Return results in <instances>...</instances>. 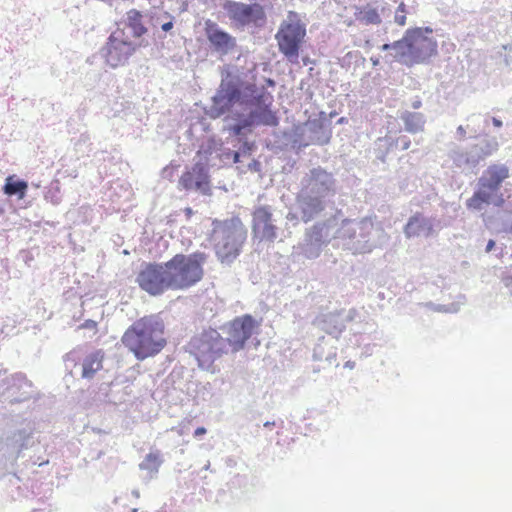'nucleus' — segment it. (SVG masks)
Returning <instances> with one entry per match:
<instances>
[{
  "mask_svg": "<svg viewBox=\"0 0 512 512\" xmlns=\"http://www.w3.org/2000/svg\"><path fill=\"white\" fill-rule=\"evenodd\" d=\"M203 110L210 119L224 117V130L239 140L236 151L243 158L250 157L256 149L255 142L247 138L256 128L279 125L272 94L230 69L222 70L211 104Z\"/></svg>",
  "mask_w": 512,
  "mask_h": 512,
  "instance_id": "obj_1",
  "label": "nucleus"
},
{
  "mask_svg": "<svg viewBox=\"0 0 512 512\" xmlns=\"http://www.w3.org/2000/svg\"><path fill=\"white\" fill-rule=\"evenodd\" d=\"M121 342L138 361L158 355L167 345L162 314H150L134 321L124 332Z\"/></svg>",
  "mask_w": 512,
  "mask_h": 512,
  "instance_id": "obj_2",
  "label": "nucleus"
},
{
  "mask_svg": "<svg viewBox=\"0 0 512 512\" xmlns=\"http://www.w3.org/2000/svg\"><path fill=\"white\" fill-rule=\"evenodd\" d=\"M380 49L390 52L386 57H391L393 61L411 68L415 65L429 64L431 58L438 53V44L433 37L421 36L419 29H407L401 39L384 43Z\"/></svg>",
  "mask_w": 512,
  "mask_h": 512,
  "instance_id": "obj_3",
  "label": "nucleus"
},
{
  "mask_svg": "<svg viewBox=\"0 0 512 512\" xmlns=\"http://www.w3.org/2000/svg\"><path fill=\"white\" fill-rule=\"evenodd\" d=\"M209 240L217 260L231 266L240 256L247 240L248 231L238 216L224 220L214 219Z\"/></svg>",
  "mask_w": 512,
  "mask_h": 512,
  "instance_id": "obj_4",
  "label": "nucleus"
},
{
  "mask_svg": "<svg viewBox=\"0 0 512 512\" xmlns=\"http://www.w3.org/2000/svg\"><path fill=\"white\" fill-rule=\"evenodd\" d=\"M342 225L337 228L336 238L343 241V248L353 254L369 253L386 241V234L380 226H374L370 218L360 221L344 218Z\"/></svg>",
  "mask_w": 512,
  "mask_h": 512,
  "instance_id": "obj_5",
  "label": "nucleus"
},
{
  "mask_svg": "<svg viewBox=\"0 0 512 512\" xmlns=\"http://www.w3.org/2000/svg\"><path fill=\"white\" fill-rule=\"evenodd\" d=\"M509 175L505 164L489 165L478 178L473 195L466 200L467 208L480 212L489 205L502 207L505 200L500 190Z\"/></svg>",
  "mask_w": 512,
  "mask_h": 512,
  "instance_id": "obj_6",
  "label": "nucleus"
},
{
  "mask_svg": "<svg viewBox=\"0 0 512 512\" xmlns=\"http://www.w3.org/2000/svg\"><path fill=\"white\" fill-rule=\"evenodd\" d=\"M208 255L205 252L196 251L191 254L178 253L165 262L172 290H186L204 277V264Z\"/></svg>",
  "mask_w": 512,
  "mask_h": 512,
  "instance_id": "obj_7",
  "label": "nucleus"
},
{
  "mask_svg": "<svg viewBox=\"0 0 512 512\" xmlns=\"http://www.w3.org/2000/svg\"><path fill=\"white\" fill-rule=\"evenodd\" d=\"M187 351L195 358L200 369L214 373L215 361L229 350L222 334L216 329L209 328L191 338L187 344Z\"/></svg>",
  "mask_w": 512,
  "mask_h": 512,
  "instance_id": "obj_8",
  "label": "nucleus"
},
{
  "mask_svg": "<svg viewBox=\"0 0 512 512\" xmlns=\"http://www.w3.org/2000/svg\"><path fill=\"white\" fill-rule=\"evenodd\" d=\"M344 216L342 210L335 212L323 221H316L312 226L306 228L303 240L300 243L302 254L308 259L317 258L323 247L326 246L332 237L337 236V226Z\"/></svg>",
  "mask_w": 512,
  "mask_h": 512,
  "instance_id": "obj_9",
  "label": "nucleus"
},
{
  "mask_svg": "<svg viewBox=\"0 0 512 512\" xmlns=\"http://www.w3.org/2000/svg\"><path fill=\"white\" fill-rule=\"evenodd\" d=\"M148 45L149 43L145 39L138 43L131 41L124 30L117 28L108 36L101 49V55L109 67L116 69L125 66L138 48H145Z\"/></svg>",
  "mask_w": 512,
  "mask_h": 512,
  "instance_id": "obj_10",
  "label": "nucleus"
},
{
  "mask_svg": "<svg viewBox=\"0 0 512 512\" xmlns=\"http://www.w3.org/2000/svg\"><path fill=\"white\" fill-rule=\"evenodd\" d=\"M261 323L251 314L236 316L220 327V334L233 353L242 351Z\"/></svg>",
  "mask_w": 512,
  "mask_h": 512,
  "instance_id": "obj_11",
  "label": "nucleus"
},
{
  "mask_svg": "<svg viewBox=\"0 0 512 512\" xmlns=\"http://www.w3.org/2000/svg\"><path fill=\"white\" fill-rule=\"evenodd\" d=\"M34 444L33 432L29 427L15 430L0 438V474L14 468L22 450Z\"/></svg>",
  "mask_w": 512,
  "mask_h": 512,
  "instance_id": "obj_12",
  "label": "nucleus"
},
{
  "mask_svg": "<svg viewBox=\"0 0 512 512\" xmlns=\"http://www.w3.org/2000/svg\"><path fill=\"white\" fill-rule=\"evenodd\" d=\"M306 36V25L300 20L282 21L275 39L278 49L286 59L294 63L299 57V52Z\"/></svg>",
  "mask_w": 512,
  "mask_h": 512,
  "instance_id": "obj_13",
  "label": "nucleus"
},
{
  "mask_svg": "<svg viewBox=\"0 0 512 512\" xmlns=\"http://www.w3.org/2000/svg\"><path fill=\"white\" fill-rule=\"evenodd\" d=\"M135 282L150 296H160L172 290L165 262H143Z\"/></svg>",
  "mask_w": 512,
  "mask_h": 512,
  "instance_id": "obj_14",
  "label": "nucleus"
},
{
  "mask_svg": "<svg viewBox=\"0 0 512 512\" xmlns=\"http://www.w3.org/2000/svg\"><path fill=\"white\" fill-rule=\"evenodd\" d=\"M300 191L329 201L337 193V180L321 166L309 169L300 180Z\"/></svg>",
  "mask_w": 512,
  "mask_h": 512,
  "instance_id": "obj_15",
  "label": "nucleus"
},
{
  "mask_svg": "<svg viewBox=\"0 0 512 512\" xmlns=\"http://www.w3.org/2000/svg\"><path fill=\"white\" fill-rule=\"evenodd\" d=\"M222 8L228 18L238 27L253 26L254 28H262L267 22L265 9L257 2L246 4L234 0H226Z\"/></svg>",
  "mask_w": 512,
  "mask_h": 512,
  "instance_id": "obj_16",
  "label": "nucleus"
},
{
  "mask_svg": "<svg viewBox=\"0 0 512 512\" xmlns=\"http://www.w3.org/2000/svg\"><path fill=\"white\" fill-rule=\"evenodd\" d=\"M275 209L270 205H258L252 212V236L254 240L273 244L279 237L280 227Z\"/></svg>",
  "mask_w": 512,
  "mask_h": 512,
  "instance_id": "obj_17",
  "label": "nucleus"
},
{
  "mask_svg": "<svg viewBox=\"0 0 512 512\" xmlns=\"http://www.w3.org/2000/svg\"><path fill=\"white\" fill-rule=\"evenodd\" d=\"M204 33L212 52L220 56L234 52L237 47L236 37L210 19L205 21Z\"/></svg>",
  "mask_w": 512,
  "mask_h": 512,
  "instance_id": "obj_18",
  "label": "nucleus"
},
{
  "mask_svg": "<svg viewBox=\"0 0 512 512\" xmlns=\"http://www.w3.org/2000/svg\"><path fill=\"white\" fill-rule=\"evenodd\" d=\"M6 387L1 393L3 402L21 403L33 397V385L23 373H15L5 379Z\"/></svg>",
  "mask_w": 512,
  "mask_h": 512,
  "instance_id": "obj_19",
  "label": "nucleus"
},
{
  "mask_svg": "<svg viewBox=\"0 0 512 512\" xmlns=\"http://www.w3.org/2000/svg\"><path fill=\"white\" fill-rule=\"evenodd\" d=\"M357 318L360 317L356 309L340 310L320 315L316 318V324L321 330L338 339L345 330L346 324L356 321Z\"/></svg>",
  "mask_w": 512,
  "mask_h": 512,
  "instance_id": "obj_20",
  "label": "nucleus"
},
{
  "mask_svg": "<svg viewBox=\"0 0 512 512\" xmlns=\"http://www.w3.org/2000/svg\"><path fill=\"white\" fill-rule=\"evenodd\" d=\"M327 203V200L299 191L296 197V208L300 213L301 221L308 223L321 217Z\"/></svg>",
  "mask_w": 512,
  "mask_h": 512,
  "instance_id": "obj_21",
  "label": "nucleus"
},
{
  "mask_svg": "<svg viewBox=\"0 0 512 512\" xmlns=\"http://www.w3.org/2000/svg\"><path fill=\"white\" fill-rule=\"evenodd\" d=\"M330 119L325 112H321L318 118L309 119L306 128L312 134L310 142L317 145H326L331 139V130L329 129Z\"/></svg>",
  "mask_w": 512,
  "mask_h": 512,
  "instance_id": "obj_22",
  "label": "nucleus"
},
{
  "mask_svg": "<svg viewBox=\"0 0 512 512\" xmlns=\"http://www.w3.org/2000/svg\"><path fill=\"white\" fill-rule=\"evenodd\" d=\"M144 15L137 9H130L126 12L125 18L122 21L123 28L126 34L140 41L143 36L148 32V28L144 23Z\"/></svg>",
  "mask_w": 512,
  "mask_h": 512,
  "instance_id": "obj_23",
  "label": "nucleus"
},
{
  "mask_svg": "<svg viewBox=\"0 0 512 512\" xmlns=\"http://www.w3.org/2000/svg\"><path fill=\"white\" fill-rule=\"evenodd\" d=\"M433 230V223L430 218L425 217L422 213L416 212L409 217L404 226V234L407 238L418 237L424 235L430 236Z\"/></svg>",
  "mask_w": 512,
  "mask_h": 512,
  "instance_id": "obj_24",
  "label": "nucleus"
},
{
  "mask_svg": "<svg viewBox=\"0 0 512 512\" xmlns=\"http://www.w3.org/2000/svg\"><path fill=\"white\" fill-rule=\"evenodd\" d=\"M450 158L453 164L463 172L472 171L480 163V156L473 147L469 150H463L461 148L453 149L450 152Z\"/></svg>",
  "mask_w": 512,
  "mask_h": 512,
  "instance_id": "obj_25",
  "label": "nucleus"
},
{
  "mask_svg": "<svg viewBox=\"0 0 512 512\" xmlns=\"http://www.w3.org/2000/svg\"><path fill=\"white\" fill-rule=\"evenodd\" d=\"M104 352L101 349L93 351L85 356L82 362L81 377L91 380L95 374L103 368Z\"/></svg>",
  "mask_w": 512,
  "mask_h": 512,
  "instance_id": "obj_26",
  "label": "nucleus"
},
{
  "mask_svg": "<svg viewBox=\"0 0 512 512\" xmlns=\"http://www.w3.org/2000/svg\"><path fill=\"white\" fill-rule=\"evenodd\" d=\"M404 124V130L410 134H418L424 131L426 116L416 111L404 110L399 115Z\"/></svg>",
  "mask_w": 512,
  "mask_h": 512,
  "instance_id": "obj_27",
  "label": "nucleus"
},
{
  "mask_svg": "<svg viewBox=\"0 0 512 512\" xmlns=\"http://www.w3.org/2000/svg\"><path fill=\"white\" fill-rule=\"evenodd\" d=\"M28 190V182L24 179L18 178L16 175H8L5 178V183L2 191L5 195L12 197L16 196L19 200L23 199Z\"/></svg>",
  "mask_w": 512,
  "mask_h": 512,
  "instance_id": "obj_28",
  "label": "nucleus"
},
{
  "mask_svg": "<svg viewBox=\"0 0 512 512\" xmlns=\"http://www.w3.org/2000/svg\"><path fill=\"white\" fill-rule=\"evenodd\" d=\"M192 176H194L195 190L203 195H211L210 175L208 168L198 162L192 168Z\"/></svg>",
  "mask_w": 512,
  "mask_h": 512,
  "instance_id": "obj_29",
  "label": "nucleus"
},
{
  "mask_svg": "<svg viewBox=\"0 0 512 512\" xmlns=\"http://www.w3.org/2000/svg\"><path fill=\"white\" fill-rule=\"evenodd\" d=\"M469 122L467 129L470 132V138H477L480 134L485 132L486 126L489 123V117L482 116L481 114H472L467 118Z\"/></svg>",
  "mask_w": 512,
  "mask_h": 512,
  "instance_id": "obj_30",
  "label": "nucleus"
},
{
  "mask_svg": "<svg viewBox=\"0 0 512 512\" xmlns=\"http://www.w3.org/2000/svg\"><path fill=\"white\" fill-rule=\"evenodd\" d=\"M499 148V143L496 137L486 136L481 140V142L477 145L473 146V149L477 151V154L480 156V161L485 157L492 155Z\"/></svg>",
  "mask_w": 512,
  "mask_h": 512,
  "instance_id": "obj_31",
  "label": "nucleus"
},
{
  "mask_svg": "<svg viewBox=\"0 0 512 512\" xmlns=\"http://www.w3.org/2000/svg\"><path fill=\"white\" fill-rule=\"evenodd\" d=\"M161 454L159 451L148 453L143 461L139 464L141 470H147L151 473H157L162 464Z\"/></svg>",
  "mask_w": 512,
  "mask_h": 512,
  "instance_id": "obj_32",
  "label": "nucleus"
},
{
  "mask_svg": "<svg viewBox=\"0 0 512 512\" xmlns=\"http://www.w3.org/2000/svg\"><path fill=\"white\" fill-rule=\"evenodd\" d=\"M358 19L365 25H378L381 23V17L377 9L364 7L359 11Z\"/></svg>",
  "mask_w": 512,
  "mask_h": 512,
  "instance_id": "obj_33",
  "label": "nucleus"
},
{
  "mask_svg": "<svg viewBox=\"0 0 512 512\" xmlns=\"http://www.w3.org/2000/svg\"><path fill=\"white\" fill-rule=\"evenodd\" d=\"M500 220L503 231L512 234V209L506 206L500 214Z\"/></svg>",
  "mask_w": 512,
  "mask_h": 512,
  "instance_id": "obj_34",
  "label": "nucleus"
},
{
  "mask_svg": "<svg viewBox=\"0 0 512 512\" xmlns=\"http://www.w3.org/2000/svg\"><path fill=\"white\" fill-rule=\"evenodd\" d=\"M327 353L325 349V337H319L318 342L316 343L313 349V359L315 361H322Z\"/></svg>",
  "mask_w": 512,
  "mask_h": 512,
  "instance_id": "obj_35",
  "label": "nucleus"
},
{
  "mask_svg": "<svg viewBox=\"0 0 512 512\" xmlns=\"http://www.w3.org/2000/svg\"><path fill=\"white\" fill-rule=\"evenodd\" d=\"M194 176H192V170L183 173V175L180 178L179 183L182 185V187L186 190L195 189L194 184Z\"/></svg>",
  "mask_w": 512,
  "mask_h": 512,
  "instance_id": "obj_36",
  "label": "nucleus"
},
{
  "mask_svg": "<svg viewBox=\"0 0 512 512\" xmlns=\"http://www.w3.org/2000/svg\"><path fill=\"white\" fill-rule=\"evenodd\" d=\"M410 145H411V141H410L409 137H407L405 135L398 137L394 141V143L391 144V146H394L396 149H398L400 151L408 150L410 148Z\"/></svg>",
  "mask_w": 512,
  "mask_h": 512,
  "instance_id": "obj_37",
  "label": "nucleus"
},
{
  "mask_svg": "<svg viewBox=\"0 0 512 512\" xmlns=\"http://www.w3.org/2000/svg\"><path fill=\"white\" fill-rule=\"evenodd\" d=\"M233 151L234 150H232L230 148H225V147H222L220 149V153L218 154V156L220 158V161L224 165L230 164V162L232 160V153H233Z\"/></svg>",
  "mask_w": 512,
  "mask_h": 512,
  "instance_id": "obj_38",
  "label": "nucleus"
},
{
  "mask_svg": "<svg viewBox=\"0 0 512 512\" xmlns=\"http://www.w3.org/2000/svg\"><path fill=\"white\" fill-rule=\"evenodd\" d=\"M164 16H165L166 18H169V21H167V22L163 23V24L161 25V29H162L164 32H170V31L173 29V27H174V17H173L170 13H168V12H165V13H164Z\"/></svg>",
  "mask_w": 512,
  "mask_h": 512,
  "instance_id": "obj_39",
  "label": "nucleus"
},
{
  "mask_svg": "<svg viewBox=\"0 0 512 512\" xmlns=\"http://www.w3.org/2000/svg\"><path fill=\"white\" fill-rule=\"evenodd\" d=\"M286 219H287V229H289V224H292L293 226L297 225L298 221L301 220L299 211L297 210V212H295V213L289 212L286 216Z\"/></svg>",
  "mask_w": 512,
  "mask_h": 512,
  "instance_id": "obj_40",
  "label": "nucleus"
},
{
  "mask_svg": "<svg viewBox=\"0 0 512 512\" xmlns=\"http://www.w3.org/2000/svg\"><path fill=\"white\" fill-rule=\"evenodd\" d=\"M336 356H337L336 348L335 347H329V349L327 350V353L325 354V357H324L323 360H325L329 364H332L333 362L336 361Z\"/></svg>",
  "mask_w": 512,
  "mask_h": 512,
  "instance_id": "obj_41",
  "label": "nucleus"
},
{
  "mask_svg": "<svg viewBox=\"0 0 512 512\" xmlns=\"http://www.w3.org/2000/svg\"><path fill=\"white\" fill-rule=\"evenodd\" d=\"M261 167H262V165H261L260 161H258L256 159H252L247 165V170H250L252 172H260Z\"/></svg>",
  "mask_w": 512,
  "mask_h": 512,
  "instance_id": "obj_42",
  "label": "nucleus"
},
{
  "mask_svg": "<svg viewBox=\"0 0 512 512\" xmlns=\"http://www.w3.org/2000/svg\"><path fill=\"white\" fill-rule=\"evenodd\" d=\"M426 306L435 312H445L446 305L435 304L433 302L426 303Z\"/></svg>",
  "mask_w": 512,
  "mask_h": 512,
  "instance_id": "obj_43",
  "label": "nucleus"
},
{
  "mask_svg": "<svg viewBox=\"0 0 512 512\" xmlns=\"http://www.w3.org/2000/svg\"><path fill=\"white\" fill-rule=\"evenodd\" d=\"M409 105L414 110L420 109L422 107V99L419 96H415L410 100Z\"/></svg>",
  "mask_w": 512,
  "mask_h": 512,
  "instance_id": "obj_44",
  "label": "nucleus"
},
{
  "mask_svg": "<svg viewBox=\"0 0 512 512\" xmlns=\"http://www.w3.org/2000/svg\"><path fill=\"white\" fill-rule=\"evenodd\" d=\"M467 130H468L467 127L465 128L462 125L458 126L457 129H456L457 139L458 140H464L466 138V131Z\"/></svg>",
  "mask_w": 512,
  "mask_h": 512,
  "instance_id": "obj_45",
  "label": "nucleus"
},
{
  "mask_svg": "<svg viewBox=\"0 0 512 512\" xmlns=\"http://www.w3.org/2000/svg\"><path fill=\"white\" fill-rule=\"evenodd\" d=\"M406 14H402V13H396L395 12V17H394V21L395 23H397L398 25L400 26H404L406 24Z\"/></svg>",
  "mask_w": 512,
  "mask_h": 512,
  "instance_id": "obj_46",
  "label": "nucleus"
},
{
  "mask_svg": "<svg viewBox=\"0 0 512 512\" xmlns=\"http://www.w3.org/2000/svg\"><path fill=\"white\" fill-rule=\"evenodd\" d=\"M293 147H307L309 145V142H304L298 135L295 136V138L292 141Z\"/></svg>",
  "mask_w": 512,
  "mask_h": 512,
  "instance_id": "obj_47",
  "label": "nucleus"
},
{
  "mask_svg": "<svg viewBox=\"0 0 512 512\" xmlns=\"http://www.w3.org/2000/svg\"><path fill=\"white\" fill-rule=\"evenodd\" d=\"M411 29H419L420 35L424 37H430L429 35L433 33V29L429 26L426 27H412Z\"/></svg>",
  "mask_w": 512,
  "mask_h": 512,
  "instance_id": "obj_48",
  "label": "nucleus"
},
{
  "mask_svg": "<svg viewBox=\"0 0 512 512\" xmlns=\"http://www.w3.org/2000/svg\"><path fill=\"white\" fill-rule=\"evenodd\" d=\"M459 308L460 306L458 303H450L446 305L445 313H457Z\"/></svg>",
  "mask_w": 512,
  "mask_h": 512,
  "instance_id": "obj_49",
  "label": "nucleus"
},
{
  "mask_svg": "<svg viewBox=\"0 0 512 512\" xmlns=\"http://www.w3.org/2000/svg\"><path fill=\"white\" fill-rule=\"evenodd\" d=\"M97 326V323L94 320L88 319L86 320L80 327L83 329H95Z\"/></svg>",
  "mask_w": 512,
  "mask_h": 512,
  "instance_id": "obj_50",
  "label": "nucleus"
},
{
  "mask_svg": "<svg viewBox=\"0 0 512 512\" xmlns=\"http://www.w3.org/2000/svg\"><path fill=\"white\" fill-rule=\"evenodd\" d=\"M494 250H496V242H495V240L490 239V240H488V242L486 244L485 252L490 253Z\"/></svg>",
  "mask_w": 512,
  "mask_h": 512,
  "instance_id": "obj_51",
  "label": "nucleus"
},
{
  "mask_svg": "<svg viewBox=\"0 0 512 512\" xmlns=\"http://www.w3.org/2000/svg\"><path fill=\"white\" fill-rule=\"evenodd\" d=\"M206 433H207L206 428L201 426V427H197V428L194 430L193 436H194L195 438H199V437H201V436L205 435Z\"/></svg>",
  "mask_w": 512,
  "mask_h": 512,
  "instance_id": "obj_52",
  "label": "nucleus"
},
{
  "mask_svg": "<svg viewBox=\"0 0 512 512\" xmlns=\"http://www.w3.org/2000/svg\"><path fill=\"white\" fill-rule=\"evenodd\" d=\"M491 120L492 124L494 127L496 128H501L503 126V122L501 119L499 118H496V117H489V121Z\"/></svg>",
  "mask_w": 512,
  "mask_h": 512,
  "instance_id": "obj_53",
  "label": "nucleus"
},
{
  "mask_svg": "<svg viewBox=\"0 0 512 512\" xmlns=\"http://www.w3.org/2000/svg\"><path fill=\"white\" fill-rule=\"evenodd\" d=\"M243 157H240V155L238 154V152L236 150L233 151L232 153V160L230 163H234V164H238V163H241V159Z\"/></svg>",
  "mask_w": 512,
  "mask_h": 512,
  "instance_id": "obj_54",
  "label": "nucleus"
},
{
  "mask_svg": "<svg viewBox=\"0 0 512 512\" xmlns=\"http://www.w3.org/2000/svg\"><path fill=\"white\" fill-rule=\"evenodd\" d=\"M396 13L406 14V5L403 2L399 4Z\"/></svg>",
  "mask_w": 512,
  "mask_h": 512,
  "instance_id": "obj_55",
  "label": "nucleus"
},
{
  "mask_svg": "<svg viewBox=\"0 0 512 512\" xmlns=\"http://www.w3.org/2000/svg\"><path fill=\"white\" fill-rule=\"evenodd\" d=\"M265 82L268 87H274L276 85V82L272 78H266Z\"/></svg>",
  "mask_w": 512,
  "mask_h": 512,
  "instance_id": "obj_56",
  "label": "nucleus"
},
{
  "mask_svg": "<svg viewBox=\"0 0 512 512\" xmlns=\"http://www.w3.org/2000/svg\"><path fill=\"white\" fill-rule=\"evenodd\" d=\"M214 145H215V142L214 141H210L208 143V146H207V149L205 150V152L209 153V154H212V148H213Z\"/></svg>",
  "mask_w": 512,
  "mask_h": 512,
  "instance_id": "obj_57",
  "label": "nucleus"
},
{
  "mask_svg": "<svg viewBox=\"0 0 512 512\" xmlns=\"http://www.w3.org/2000/svg\"><path fill=\"white\" fill-rule=\"evenodd\" d=\"M370 61L372 62V65L374 67L378 66L380 64V61H379V58L378 57H371L370 58Z\"/></svg>",
  "mask_w": 512,
  "mask_h": 512,
  "instance_id": "obj_58",
  "label": "nucleus"
},
{
  "mask_svg": "<svg viewBox=\"0 0 512 512\" xmlns=\"http://www.w3.org/2000/svg\"><path fill=\"white\" fill-rule=\"evenodd\" d=\"M303 64L308 65L310 63H314L308 56L302 58Z\"/></svg>",
  "mask_w": 512,
  "mask_h": 512,
  "instance_id": "obj_59",
  "label": "nucleus"
},
{
  "mask_svg": "<svg viewBox=\"0 0 512 512\" xmlns=\"http://www.w3.org/2000/svg\"><path fill=\"white\" fill-rule=\"evenodd\" d=\"M132 495L135 497V498H139L140 497V493L137 489H134L132 490Z\"/></svg>",
  "mask_w": 512,
  "mask_h": 512,
  "instance_id": "obj_60",
  "label": "nucleus"
},
{
  "mask_svg": "<svg viewBox=\"0 0 512 512\" xmlns=\"http://www.w3.org/2000/svg\"><path fill=\"white\" fill-rule=\"evenodd\" d=\"M347 122V119L345 117H341L337 120V124H344Z\"/></svg>",
  "mask_w": 512,
  "mask_h": 512,
  "instance_id": "obj_61",
  "label": "nucleus"
},
{
  "mask_svg": "<svg viewBox=\"0 0 512 512\" xmlns=\"http://www.w3.org/2000/svg\"><path fill=\"white\" fill-rule=\"evenodd\" d=\"M345 366H346V367H349V368H353V367H354V362L347 361V362L345 363Z\"/></svg>",
  "mask_w": 512,
  "mask_h": 512,
  "instance_id": "obj_62",
  "label": "nucleus"
},
{
  "mask_svg": "<svg viewBox=\"0 0 512 512\" xmlns=\"http://www.w3.org/2000/svg\"><path fill=\"white\" fill-rule=\"evenodd\" d=\"M185 213H186L187 216H190L193 213V211H192L191 208L188 207V208L185 209Z\"/></svg>",
  "mask_w": 512,
  "mask_h": 512,
  "instance_id": "obj_63",
  "label": "nucleus"
},
{
  "mask_svg": "<svg viewBox=\"0 0 512 512\" xmlns=\"http://www.w3.org/2000/svg\"><path fill=\"white\" fill-rule=\"evenodd\" d=\"M274 424H275L274 422L266 421V422L264 423V427H271V426H273Z\"/></svg>",
  "mask_w": 512,
  "mask_h": 512,
  "instance_id": "obj_64",
  "label": "nucleus"
}]
</instances>
